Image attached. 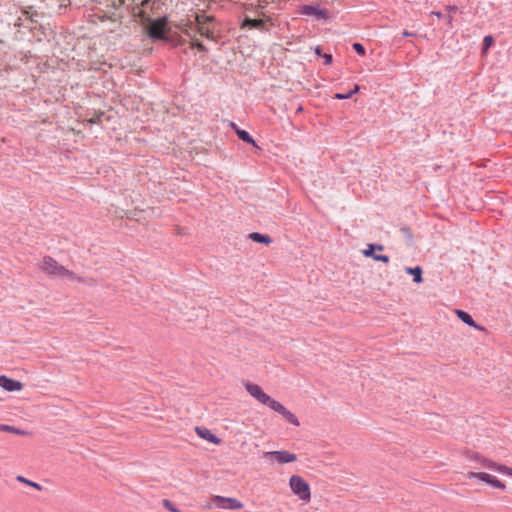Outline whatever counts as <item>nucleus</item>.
<instances>
[{"label": "nucleus", "mask_w": 512, "mask_h": 512, "mask_svg": "<svg viewBox=\"0 0 512 512\" xmlns=\"http://www.w3.org/2000/svg\"><path fill=\"white\" fill-rule=\"evenodd\" d=\"M195 20H196V27H199L202 25L203 26L209 25L214 20V18L212 16H208L205 14H197L195 17Z\"/></svg>", "instance_id": "6ab92c4d"}, {"label": "nucleus", "mask_w": 512, "mask_h": 512, "mask_svg": "<svg viewBox=\"0 0 512 512\" xmlns=\"http://www.w3.org/2000/svg\"><path fill=\"white\" fill-rule=\"evenodd\" d=\"M455 313H456V315L458 316V318L462 322H464L465 324L469 325L470 327H473V328H475L476 330H479V331H483L484 330V327L476 324V322L473 320V318L471 317V315L468 312L456 309Z\"/></svg>", "instance_id": "1a4fd4ad"}, {"label": "nucleus", "mask_w": 512, "mask_h": 512, "mask_svg": "<svg viewBox=\"0 0 512 512\" xmlns=\"http://www.w3.org/2000/svg\"><path fill=\"white\" fill-rule=\"evenodd\" d=\"M484 466L485 467H488V468H491V469H494L502 474H505L506 470H507V467L506 465H502V464H498L492 460H485L484 461Z\"/></svg>", "instance_id": "a211bd4d"}, {"label": "nucleus", "mask_w": 512, "mask_h": 512, "mask_svg": "<svg viewBox=\"0 0 512 512\" xmlns=\"http://www.w3.org/2000/svg\"><path fill=\"white\" fill-rule=\"evenodd\" d=\"M447 11L449 13H455L457 11V7L456 6H447Z\"/></svg>", "instance_id": "f704fd0d"}, {"label": "nucleus", "mask_w": 512, "mask_h": 512, "mask_svg": "<svg viewBox=\"0 0 512 512\" xmlns=\"http://www.w3.org/2000/svg\"><path fill=\"white\" fill-rule=\"evenodd\" d=\"M301 13L307 16H315L318 19H326L328 17V10L319 9L313 5H304L301 8Z\"/></svg>", "instance_id": "0eeeda50"}, {"label": "nucleus", "mask_w": 512, "mask_h": 512, "mask_svg": "<svg viewBox=\"0 0 512 512\" xmlns=\"http://www.w3.org/2000/svg\"><path fill=\"white\" fill-rule=\"evenodd\" d=\"M100 19L102 21L104 20H110L112 22H119L120 20V16L116 13H111V14H104L103 16H100Z\"/></svg>", "instance_id": "cd10ccee"}, {"label": "nucleus", "mask_w": 512, "mask_h": 512, "mask_svg": "<svg viewBox=\"0 0 512 512\" xmlns=\"http://www.w3.org/2000/svg\"><path fill=\"white\" fill-rule=\"evenodd\" d=\"M246 391L255 398L258 402H260L263 405H266L269 399L271 398L268 394H266L263 389L258 385L254 383H246L245 384Z\"/></svg>", "instance_id": "423d86ee"}, {"label": "nucleus", "mask_w": 512, "mask_h": 512, "mask_svg": "<svg viewBox=\"0 0 512 512\" xmlns=\"http://www.w3.org/2000/svg\"><path fill=\"white\" fill-rule=\"evenodd\" d=\"M375 249L379 250V251H382L383 250V246L382 245H374V244H368L367 245V249H365L363 251V254L365 257H371L374 259V257L376 256L375 254Z\"/></svg>", "instance_id": "412c9836"}, {"label": "nucleus", "mask_w": 512, "mask_h": 512, "mask_svg": "<svg viewBox=\"0 0 512 512\" xmlns=\"http://www.w3.org/2000/svg\"><path fill=\"white\" fill-rule=\"evenodd\" d=\"M266 406H268L273 411H275L281 415L287 410V408L284 405H282L280 402L274 400L273 398L269 399Z\"/></svg>", "instance_id": "dca6fc26"}, {"label": "nucleus", "mask_w": 512, "mask_h": 512, "mask_svg": "<svg viewBox=\"0 0 512 512\" xmlns=\"http://www.w3.org/2000/svg\"><path fill=\"white\" fill-rule=\"evenodd\" d=\"M264 459L280 464L291 463L297 460V455L286 450L268 451L263 454Z\"/></svg>", "instance_id": "39448f33"}, {"label": "nucleus", "mask_w": 512, "mask_h": 512, "mask_svg": "<svg viewBox=\"0 0 512 512\" xmlns=\"http://www.w3.org/2000/svg\"><path fill=\"white\" fill-rule=\"evenodd\" d=\"M197 32L202 36V37H205L209 40H215V36H214V32L213 30L209 27V25H202V26H199L197 27Z\"/></svg>", "instance_id": "f3484780"}, {"label": "nucleus", "mask_w": 512, "mask_h": 512, "mask_svg": "<svg viewBox=\"0 0 512 512\" xmlns=\"http://www.w3.org/2000/svg\"><path fill=\"white\" fill-rule=\"evenodd\" d=\"M211 503L215 508L227 510H239L243 508V503L232 497L215 495L211 498Z\"/></svg>", "instance_id": "20e7f679"}, {"label": "nucleus", "mask_w": 512, "mask_h": 512, "mask_svg": "<svg viewBox=\"0 0 512 512\" xmlns=\"http://www.w3.org/2000/svg\"><path fill=\"white\" fill-rule=\"evenodd\" d=\"M282 416L286 419L287 422H289L290 424L294 425V426H299L300 425V422L298 420V418L295 416V414H293L291 411H289L288 409L282 414Z\"/></svg>", "instance_id": "5701e85b"}, {"label": "nucleus", "mask_w": 512, "mask_h": 512, "mask_svg": "<svg viewBox=\"0 0 512 512\" xmlns=\"http://www.w3.org/2000/svg\"><path fill=\"white\" fill-rule=\"evenodd\" d=\"M315 53L318 54L319 56H323V53H322V50L320 49V47L315 48Z\"/></svg>", "instance_id": "c9c22d12"}, {"label": "nucleus", "mask_w": 512, "mask_h": 512, "mask_svg": "<svg viewBox=\"0 0 512 512\" xmlns=\"http://www.w3.org/2000/svg\"><path fill=\"white\" fill-rule=\"evenodd\" d=\"M374 260L375 261H381V262H384V263H388L390 258L387 255L376 254V256L374 257Z\"/></svg>", "instance_id": "2f4dec72"}, {"label": "nucleus", "mask_w": 512, "mask_h": 512, "mask_svg": "<svg viewBox=\"0 0 512 512\" xmlns=\"http://www.w3.org/2000/svg\"><path fill=\"white\" fill-rule=\"evenodd\" d=\"M505 475L512 476V468L507 467V470L505 472Z\"/></svg>", "instance_id": "4c0bfd02"}, {"label": "nucleus", "mask_w": 512, "mask_h": 512, "mask_svg": "<svg viewBox=\"0 0 512 512\" xmlns=\"http://www.w3.org/2000/svg\"><path fill=\"white\" fill-rule=\"evenodd\" d=\"M196 433L203 439L209 441L213 444H219L221 442V439L218 438L215 434H213L209 429L207 428H201L196 427Z\"/></svg>", "instance_id": "9d476101"}, {"label": "nucleus", "mask_w": 512, "mask_h": 512, "mask_svg": "<svg viewBox=\"0 0 512 512\" xmlns=\"http://www.w3.org/2000/svg\"><path fill=\"white\" fill-rule=\"evenodd\" d=\"M0 431L9 432V433L17 434V435L27 434L26 431L21 430L19 428L11 426V425H7V424H0Z\"/></svg>", "instance_id": "aec40b11"}, {"label": "nucleus", "mask_w": 512, "mask_h": 512, "mask_svg": "<svg viewBox=\"0 0 512 512\" xmlns=\"http://www.w3.org/2000/svg\"><path fill=\"white\" fill-rule=\"evenodd\" d=\"M191 47L197 48L201 52H206L207 48L196 38L191 39Z\"/></svg>", "instance_id": "bb28decb"}, {"label": "nucleus", "mask_w": 512, "mask_h": 512, "mask_svg": "<svg viewBox=\"0 0 512 512\" xmlns=\"http://www.w3.org/2000/svg\"><path fill=\"white\" fill-rule=\"evenodd\" d=\"M490 485L494 488H498V489H501V490H505L506 489V485L501 482L499 479H497L496 477L493 478L492 482L490 483Z\"/></svg>", "instance_id": "c756f323"}, {"label": "nucleus", "mask_w": 512, "mask_h": 512, "mask_svg": "<svg viewBox=\"0 0 512 512\" xmlns=\"http://www.w3.org/2000/svg\"><path fill=\"white\" fill-rule=\"evenodd\" d=\"M432 15H435L436 17L438 18H441L442 17V13L441 12H436V11H433L431 12Z\"/></svg>", "instance_id": "e433bc0d"}, {"label": "nucleus", "mask_w": 512, "mask_h": 512, "mask_svg": "<svg viewBox=\"0 0 512 512\" xmlns=\"http://www.w3.org/2000/svg\"><path fill=\"white\" fill-rule=\"evenodd\" d=\"M267 20L246 18L242 23V28L248 27L249 29L263 30L266 26Z\"/></svg>", "instance_id": "9b49d317"}, {"label": "nucleus", "mask_w": 512, "mask_h": 512, "mask_svg": "<svg viewBox=\"0 0 512 512\" xmlns=\"http://www.w3.org/2000/svg\"><path fill=\"white\" fill-rule=\"evenodd\" d=\"M352 47L356 51V53H358L359 55H361V56L365 55V48L361 43L356 42L352 45Z\"/></svg>", "instance_id": "7c9ffc66"}, {"label": "nucleus", "mask_w": 512, "mask_h": 512, "mask_svg": "<svg viewBox=\"0 0 512 512\" xmlns=\"http://www.w3.org/2000/svg\"><path fill=\"white\" fill-rule=\"evenodd\" d=\"M127 0H112V5L114 7L124 5Z\"/></svg>", "instance_id": "72a5a7b5"}, {"label": "nucleus", "mask_w": 512, "mask_h": 512, "mask_svg": "<svg viewBox=\"0 0 512 512\" xmlns=\"http://www.w3.org/2000/svg\"><path fill=\"white\" fill-rule=\"evenodd\" d=\"M41 270L50 277H67L73 281L80 283L85 282L84 278L77 276L73 271L66 269L63 265H60L51 256H44Z\"/></svg>", "instance_id": "f257e3e1"}, {"label": "nucleus", "mask_w": 512, "mask_h": 512, "mask_svg": "<svg viewBox=\"0 0 512 512\" xmlns=\"http://www.w3.org/2000/svg\"><path fill=\"white\" fill-rule=\"evenodd\" d=\"M147 34L152 40L170 41L167 36L169 31L168 19L166 16L151 20L147 26Z\"/></svg>", "instance_id": "f03ea898"}, {"label": "nucleus", "mask_w": 512, "mask_h": 512, "mask_svg": "<svg viewBox=\"0 0 512 512\" xmlns=\"http://www.w3.org/2000/svg\"><path fill=\"white\" fill-rule=\"evenodd\" d=\"M163 506L171 512H180V510L168 499L163 500Z\"/></svg>", "instance_id": "c85d7f7f"}, {"label": "nucleus", "mask_w": 512, "mask_h": 512, "mask_svg": "<svg viewBox=\"0 0 512 512\" xmlns=\"http://www.w3.org/2000/svg\"><path fill=\"white\" fill-rule=\"evenodd\" d=\"M467 458L471 461H477V462L481 463L483 466H484V461L488 460L487 458L483 457L482 455H480L479 453H476V452L468 453Z\"/></svg>", "instance_id": "393cba45"}, {"label": "nucleus", "mask_w": 512, "mask_h": 512, "mask_svg": "<svg viewBox=\"0 0 512 512\" xmlns=\"http://www.w3.org/2000/svg\"><path fill=\"white\" fill-rule=\"evenodd\" d=\"M322 57L324 58L325 65H330L332 63V55L331 54L323 53Z\"/></svg>", "instance_id": "473e14b6"}, {"label": "nucleus", "mask_w": 512, "mask_h": 512, "mask_svg": "<svg viewBox=\"0 0 512 512\" xmlns=\"http://www.w3.org/2000/svg\"><path fill=\"white\" fill-rule=\"evenodd\" d=\"M0 386L8 392L20 391L23 384L20 381L8 378L7 376H0Z\"/></svg>", "instance_id": "6e6552de"}, {"label": "nucleus", "mask_w": 512, "mask_h": 512, "mask_svg": "<svg viewBox=\"0 0 512 512\" xmlns=\"http://www.w3.org/2000/svg\"><path fill=\"white\" fill-rule=\"evenodd\" d=\"M249 238L254 242L269 245L272 242V239L269 235L261 234L258 232H253L249 234Z\"/></svg>", "instance_id": "4468645a"}, {"label": "nucleus", "mask_w": 512, "mask_h": 512, "mask_svg": "<svg viewBox=\"0 0 512 512\" xmlns=\"http://www.w3.org/2000/svg\"><path fill=\"white\" fill-rule=\"evenodd\" d=\"M289 487L292 493L304 502L311 499V489L309 483L299 475H292L289 479Z\"/></svg>", "instance_id": "7ed1b4c3"}, {"label": "nucleus", "mask_w": 512, "mask_h": 512, "mask_svg": "<svg viewBox=\"0 0 512 512\" xmlns=\"http://www.w3.org/2000/svg\"><path fill=\"white\" fill-rule=\"evenodd\" d=\"M405 271H406L407 274L413 275V281L415 283H421L423 281L421 267H419V266L414 267V268L407 267L405 269Z\"/></svg>", "instance_id": "2eb2a0df"}, {"label": "nucleus", "mask_w": 512, "mask_h": 512, "mask_svg": "<svg viewBox=\"0 0 512 512\" xmlns=\"http://www.w3.org/2000/svg\"><path fill=\"white\" fill-rule=\"evenodd\" d=\"M231 126L235 129V132L239 139H241L243 142L256 146L255 140L246 130L239 129L234 123H231Z\"/></svg>", "instance_id": "f8f14e48"}, {"label": "nucleus", "mask_w": 512, "mask_h": 512, "mask_svg": "<svg viewBox=\"0 0 512 512\" xmlns=\"http://www.w3.org/2000/svg\"><path fill=\"white\" fill-rule=\"evenodd\" d=\"M494 39L491 35H486L483 39V48L482 52L485 53L493 44Z\"/></svg>", "instance_id": "a878e982"}, {"label": "nucleus", "mask_w": 512, "mask_h": 512, "mask_svg": "<svg viewBox=\"0 0 512 512\" xmlns=\"http://www.w3.org/2000/svg\"><path fill=\"white\" fill-rule=\"evenodd\" d=\"M467 477L469 479H473V478L479 479L480 481L486 482L487 484L490 485V483L492 482V480L495 476H492L485 472H468Z\"/></svg>", "instance_id": "ddd939ff"}, {"label": "nucleus", "mask_w": 512, "mask_h": 512, "mask_svg": "<svg viewBox=\"0 0 512 512\" xmlns=\"http://www.w3.org/2000/svg\"><path fill=\"white\" fill-rule=\"evenodd\" d=\"M359 91V85H355L352 90L347 93H336L334 98L338 100H345L351 98L354 94Z\"/></svg>", "instance_id": "4be33fe9"}, {"label": "nucleus", "mask_w": 512, "mask_h": 512, "mask_svg": "<svg viewBox=\"0 0 512 512\" xmlns=\"http://www.w3.org/2000/svg\"><path fill=\"white\" fill-rule=\"evenodd\" d=\"M446 20H447V23H448L449 25H451V24H452V22H453V17H452L451 15H449V16L446 18Z\"/></svg>", "instance_id": "58836bf2"}, {"label": "nucleus", "mask_w": 512, "mask_h": 512, "mask_svg": "<svg viewBox=\"0 0 512 512\" xmlns=\"http://www.w3.org/2000/svg\"><path fill=\"white\" fill-rule=\"evenodd\" d=\"M16 480H17L18 482H21V483H24V484H26V485H28V486H31V487H33V488H35V489H37V490H41V489H42V486H41L40 484H38V483H36V482H33V481H31V480H28V479H26V478H25V477H23V476H17Z\"/></svg>", "instance_id": "b1692460"}]
</instances>
